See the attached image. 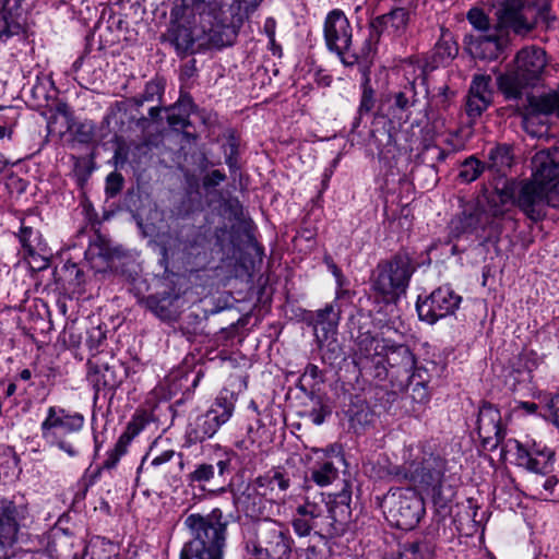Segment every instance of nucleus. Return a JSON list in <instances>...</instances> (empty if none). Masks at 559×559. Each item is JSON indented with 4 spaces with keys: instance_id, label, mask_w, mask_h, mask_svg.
<instances>
[{
    "instance_id": "nucleus-9",
    "label": "nucleus",
    "mask_w": 559,
    "mask_h": 559,
    "mask_svg": "<svg viewBox=\"0 0 559 559\" xmlns=\"http://www.w3.org/2000/svg\"><path fill=\"white\" fill-rule=\"evenodd\" d=\"M236 401L233 393L221 392L204 414L189 421L185 432L186 442L191 445L213 438L219 428L231 418Z\"/></svg>"
},
{
    "instance_id": "nucleus-62",
    "label": "nucleus",
    "mask_w": 559,
    "mask_h": 559,
    "mask_svg": "<svg viewBox=\"0 0 559 559\" xmlns=\"http://www.w3.org/2000/svg\"><path fill=\"white\" fill-rule=\"evenodd\" d=\"M36 84L32 87L33 96L37 99L46 97V87L39 82V76H36Z\"/></svg>"
},
{
    "instance_id": "nucleus-30",
    "label": "nucleus",
    "mask_w": 559,
    "mask_h": 559,
    "mask_svg": "<svg viewBox=\"0 0 559 559\" xmlns=\"http://www.w3.org/2000/svg\"><path fill=\"white\" fill-rule=\"evenodd\" d=\"M506 44L503 36L483 34L475 41L473 53L483 60H495L502 53Z\"/></svg>"
},
{
    "instance_id": "nucleus-57",
    "label": "nucleus",
    "mask_w": 559,
    "mask_h": 559,
    "mask_svg": "<svg viewBox=\"0 0 559 559\" xmlns=\"http://www.w3.org/2000/svg\"><path fill=\"white\" fill-rule=\"evenodd\" d=\"M175 455L173 450H167L162 452L160 454L154 456L151 461V465L154 467H158L167 462H169Z\"/></svg>"
},
{
    "instance_id": "nucleus-50",
    "label": "nucleus",
    "mask_w": 559,
    "mask_h": 559,
    "mask_svg": "<svg viewBox=\"0 0 559 559\" xmlns=\"http://www.w3.org/2000/svg\"><path fill=\"white\" fill-rule=\"evenodd\" d=\"M123 178L118 173H110L106 178V192L114 197L122 189Z\"/></svg>"
},
{
    "instance_id": "nucleus-48",
    "label": "nucleus",
    "mask_w": 559,
    "mask_h": 559,
    "mask_svg": "<svg viewBox=\"0 0 559 559\" xmlns=\"http://www.w3.org/2000/svg\"><path fill=\"white\" fill-rule=\"evenodd\" d=\"M467 20L478 31H487L489 27V20L480 9H471L467 13Z\"/></svg>"
},
{
    "instance_id": "nucleus-58",
    "label": "nucleus",
    "mask_w": 559,
    "mask_h": 559,
    "mask_svg": "<svg viewBox=\"0 0 559 559\" xmlns=\"http://www.w3.org/2000/svg\"><path fill=\"white\" fill-rule=\"evenodd\" d=\"M413 399L419 402L428 401V393L426 386L423 383H416L413 388Z\"/></svg>"
},
{
    "instance_id": "nucleus-15",
    "label": "nucleus",
    "mask_w": 559,
    "mask_h": 559,
    "mask_svg": "<svg viewBox=\"0 0 559 559\" xmlns=\"http://www.w3.org/2000/svg\"><path fill=\"white\" fill-rule=\"evenodd\" d=\"M461 302L462 297L450 286H441L424 299L418 297L416 310L421 321L435 324L438 320L454 314Z\"/></svg>"
},
{
    "instance_id": "nucleus-4",
    "label": "nucleus",
    "mask_w": 559,
    "mask_h": 559,
    "mask_svg": "<svg viewBox=\"0 0 559 559\" xmlns=\"http://www.w3.org/2000/svg\"><path fill=\"white\" fill-rule=\"evenodd\" d=\"M547 66L546 52L540 47L527 46L519 50L507 71L497 78V84L508 100H520L528 105V97H534L530 90L543 79Z\"/></svg>"
},
{
    "instance_id": "nucleus-43",
    "label": "nucleus",
    "mask_w": 559,
    "mask_h": 559,
    "mask_svg": "<svg viewBox=\"0 0 559 559\" xmlns=\"http://www.w3.org/2000/svg\"><path fill=\"white\" fill-rule=\"evenodd\" d=\"M491 100L486 98V96H476L468 93L467 102H466V110L469 117H478L480 116L490 105Z\"/></svg>"
},
{
    "instance_id": "nucleus-38",
    "label": "nucleus",
    "mask_w": 559,
    "mask_h": 559,
    "mask_svg": "<svg viewBox=\"0 0 559 559\" xmlns=\"http://www.w3.org/2000/svg\"><path fill=\"white\" fill-rule=\"evenodd\" d=\"M151 423L150 415L146 412H138L129 421L126 431L119 437L124 439L127 437L128 444L136 437L145 427Z\"/></svg>"
},
{
    "instance_id": "nucleus-61",
    "label": "nucleus",
    "mask_w": 559,
    "mask_h": 559,
    "mask_svg": "<svg viewBox=\"0 0 559 559\" xmlns=\"http://www.w3.org/2000/svg\"><path fill=\"white\" fill-rule=\"evenodd\" d=\"M214 466H215V469L217 468V471H218V476H224L225 474L230 472V459L229 457L222 459V460L217 461L216 465H214Z\"/></svg>"
},
{
    "instance_id": "nucleus-20",
    "label": "nucleus",
    "mask_w": 559,
    "mask_h": 559,
    "mask_svg": "<svg viewBox=\"0 0 559 559\" xmlns=\"http://www.w3.org/2000/svg\"><path fill=\"white\" fill-rule=\"evenodd\" d=\"M532 177L551 187L559 180V147L538 151L532 158Z\"/></svg>"
},
{
    "instance_id": "nucleus-33",
    "label": "nucleus",
    "mask_w": 559,
    "mask_h": 559,
    "mask_svg": "<svg viewBox=\"0 0 559 559\" xmlns=\"http://www.w3.org/2000/svg\"><path fill=\"white\" fill-rule=\"evenodd\" d=\"M488 158V168L502 176L507 174L513 163L511 147L506 144L491 148Z\"/></svg>"
},
{
    "instance_id": "nucleus-27",
    "label": "nucleus",
    "mask_w": 559,
    "mask_h": 559,
    "mask_svg": "<svg viewBox=\"0 0 559 559\" xmlns=\"http://www.w3.org/2000/svg\"><path fill=\"white\" fill-rule=\"evenodd\" d=\"M340 319L341 311L335 304H328L323 309L311 312L309 316L310 323L313 325L317 337H321L319 334V332H321L322 337L325 340L336 333Z\"/></svg>"
},
{
    "instance_id": "nucleus-5",
    "label": "nucleus",
    "mask_w": 559,
    "mask_h": 559,
    "mask_svg": "<svg viewBox=\"0 0 559 559\" xmlns=\"http://www.w3.org/2000/svg\"><path fill=\"white\" fill-rule=\"evenodd\" d=\"M548 186L531 180L506 182L502 188H496L489 199L490 213L493 217L503 215V206L515 204L530 219L538 222L546 215L549 205Z\"/></svg>"
},
{
    "instance_id": "nucleus-22",
    "label": "nucleus",
    "mask_w": 559,
    "mask_h": 559,
    "mask_svg": "<svg viewBox=\"0 0 559 559\" xmlns=\"http://www.w3.org/2000/svg\"><path fill=\"white\" fill-rule=\"evenodd\" d=\"M88 366L87 380L95 390L96 396L102 391H115L122 383L121 366L99 364L92 359L88 360Z\"/></svg>"
},
{
    "instance_id": "nucleus-31",
    "label": "nucleus",
    "mask_w": 559,
    "mask_h": 559,
    "mask_svg": "<svg viewBox=\"0 0 559 559\" xmlns=\"http://www.w3.org/2000/svg\"><path fill=\"white\" fill-rule=\"evenodd\" d=\"M538 114L556 115L559 118V90L539 97H528V105L524 106V117Z\"/></svg>"
},
{
    "instance_id": "nucleus-63",
    "label": "nucleus",
    "mask_w": 559,
    "mask_h": 559,
    "mask_svg": "<svg viewBox=\"0 0 559 559\" xmlns=\"http://www.w3.org/2000/svg\"><path fill=\"white\" fill-rule=\"evenodd\" d=\"M235 152H236V147H235V145L231 144L230 145V154L226 157V164L231 173L236 171L238 168L237 160L234 157Z\"/></svg>"
},
{
    "instance_id": "nucleus-51",
    "label": "nucleus",
    "mask_w": 559,
    "mask_h": 559,
    "mask_svg": "<svg viewBox=\"0 0 559 559\" xmlns=\"http://www.w3.org/2000/svg\"><path fill=\"white\" fill-rule=\"evenodd\" d=\"M302 381H308L310 386H313L314 384L322 382V373L318 366L309 364L307 365L302 376Z\"/></svg>"
},
{
    "instance_id": "nucleus-12",
    "label": "nucleus",
    "mask_w": 559,
    "mask_h": 559,
    "mask_svg": "<svg viewBox=\"0 0 559 559\" xmlns=\"http://www.w3.org/2000/svg\"><path fill=\"white\" fill-rule=\"evenodd\" d=\"M324 43L330 52L335 53L345 66L357 62V56L352 53L353 27L341 9L331 10L323 22Z\"/></svg>"
},
{
    "instance_id": "nucleus-53",
    "label": "nucleus",
    "mask_w": 559,
    "mask_h": 559,
    "mask_svg": "<svg viewBox=\"0 0 559 559\" xmlns=\"http://www.w3.org/2000/svg\"><path fill=\"white\" fill-rule=\"evenodd\" d=\"M545 416L549 417L554 425L559 428V392L548 401Z\"/></svg>"
},
{
    "instance_id": "nucleus-47",
    "label": "nucleus",
    "mask_w": 559,
    "mask_h": 559,
    "mask_svg": "<svg viewBox=\"0 0 559 559\" xmlns=\"http://www.w3.org/2000/svg\"><path fill=\"white\" fill-rule=\"evenodd\" d=\"M167 121L175 130L185 129L190 124L188 114L175 110L174 106L168 110Z\"/></svg>"
},
{
    "instance_id": "nucleus-32",
    "label": "nucleus",
    "mask_w": 559,
    "mask_h": 559,
    "mask_svg": "<svg viewBox=\"0 0 559 559\" xmlns=\"http://www.w3.org/2000/svg\"><path fill=\"white\" fill-rule=\"evenodd\" d=\"M19 240L23 248V254L26 258H32L36 261L46 251V245L41 240V235L32 227L22 226L19 233Z\"/></svg>"
},
{
    "instance_id": "nucleus-18",
    "label": "nucleus",
    "mask_w": 559,
    "mask_h": 559,
    "mask_svg": "<svg viewBox=\"0 0 559 559\" xmlns=\"http://www.w3.org/2000/svg\"><path fill=\"white\" fill-rule=\"evenodd\" d=\"M194 14H195V23H191L192 22L191 17L188 19V16H186L183 19H176L175 16H173V11L170 12L171 19L179 24V26L175 29L174 35H173V43L176 46L177 50L186 52L193 47L194 37L191 34L190 29L198 28V27L201 29V32L203 34L209 36L211 41H213L216 45L226 46V45L231 44L230 38L224 39L223 35H227L228 33L235 35V33L230 26H228L224 23L223 20H222V26L218 28L219 32L216 33L215 38H212L210 36V34L203 32V29L201 27L199 14L197 12H194Z\"/></svg>"
},
{
    "instance_id": "nucleus-8",
    "label": "nucleus",
    "mask_w": 559,
    "mask_h": 559,
    "mask_svg": "<svg viewBox=\"0 0 559 559\" xmlns=\"http://www.w3.org/2000/svg\"><path fill=\"white\" fill-rule=\"evenodd\" d=\"M416 270L413 259L406 252H399L389 260L378 263L371 275L372 289L389 300L405 294Z\"/></svg>"
},
{
    "instance_id": "nucleus-59",
    "label": "nucleus",
    "mask_w": 559,
    "mask_h": 559,
    "mask_svg": "<svg viewBox=\"0 0 559 559\" xmlns=\"http://www.w3.org/2000/svg\"><path fill=\"white\" fill-rule=\"evenodd\" d=\"M549 206L559 207V180L549 188Z\"/></svg>"
},
{
    "instance_id": "nucleus-52",
    "label": "nucleus",
    "mask_w": 559,
    "mask_h": 559,
    "mask_svg": "<svg viewBox=\"0 0 559 559\" xmlns=\"http://www.w3.org/2000/svg\"><path fill=\"white\" fill-rule=\"evenodd\" d=\"M328 415H330V411L321 403H319V407H314L307 413V417L317 426L322 425Z\"/></svg>"
},
{
    "instance_id": "nucleus-2",
    "label": "nucleus",
    "mask_w": 559,
    "mask_h": 559,
    "mask_svg": "<svg viewBox=\"0 0 559 559\" xmlns=\"http://www.w3.org/2000/svg\"><path fill=\"white\" fill-rule=\"evenodd\" d=\"M411 456L412 459L402 466L393 467L391 474L399 479L407 480L421 493L430 497L439 512L450 509L456 491L452 485L444 481L447 461L425 449Z\"/></svg>"
},
{
    "instance_id": "nucleus-25",
    "label": "nucleus",
    "mask_w": 559,
    "mask_h": 559,
    "mask_svg": "<svg viewBox=\"0 0 559 559\" xmlns=\"http://www.w3.org/2000/svg\"><path fill=\"white\" fill-rule=\"evenodd\" d=\"M252 483L271 502L281 498L290 486L288 474L281 468H272L255 477Z\"/></svg>"
},
{
    "instance_id": "nucleus-39",
    "label": "nucleus",
    "mask_w": 559,
    "mask_h": 559,
    "mask_svg": "<svg viewBox=\"0 0 559 559\" xmlns=\"http://www.w3.org/2000/svg\"><path fill=\"white\" fill-rule=\"evenodd\" d=\"M484 169L485 166L476 157L471 156L461 164L459 178L463 182H472L481 175Z\"/></svg>"
},
{
    "instance_id": "nucleus-55",
    "label": "nucleus",
    "mask_w": 559,
    "mask_h": 559,
    "mask_svg": "<svg viewBox=\"0 0 559 559\" xmlns=\"http://www.w3.org/2000/svg\"><path fill=\"white\" fill-rule=\"evenodd\" d=\"M175 110H178L180 112L188 114L190 117L191 112L193 111V102L192 98L189 95H181L180 98L176 102L174 105Z\"/></svg>"
},
{
    "instance_id": "nucleus-24",
    "label": "nucleus",
    "mask_w": 559,
    "mask_h": 559,
    "mask_svg": "<svg viewBox=\"0 0 559 559\" xmlns=\"http://www.w3.org/2000/svg\"><path fill=\"white\" fill-rule=\"evenodd\" d=\"M234 500L251 519L265 516L267 508L272 503L252 481L248 483L240 493L234 492Z\"/></svg>"
},
{
    "instance_id": "nucleus-37",
    "label": "nucleus",
    "mask_w": 559,
    "mask_h": 559,
    "mask_svg": "<svg viewBox=\"0 0 559 559\" xmlns=\"http://www.w3.org/2000/svg\"><path fill=\"white\" fill-rule=\"evenodd\" d=\"M337 476L338 468L331 461L322 462L311 471L312 480L321 487L332 484Z\"/></svg>"
},
{
    "instance_id": "nucleus-45",
    "label": "nucleus",
    "mask_w": 559,
    "mask_h": 559,
    "mask_svg": "<svg viewBox=\"0 0 559 559\" xmlns=\"http://www.w3.org/2000/svg\"><path fill=\"white\" fill-rule=\"evenodd\" d=\"M457 53V46L450 40H440L435 47V55L441 62L452 60Z\"/></svg>"
},
{
    "instance_id": "nucleus-35",
    "label": "nucleus",
    "mask_w": 559,
    "mask_h": 559,
    "mask_svg": "<svg viewBox=\"0 0 559 559\" xmlns=\"http://www.w3.org/2000/svg\"><path fill=\"white\" fill-rule=\"evenodd\" d=\"M20 118L15 107L2 108L0 112V145L11 143Z\"/></svg>"
},
{
    "instance_id": "nucleus-64",
    "label": "nucleus",
    "mask_w": 559,
    "mask_h": 559,
    "mask_svg": "<svg viewBox=\"0 0 559 559\" xmlns=\"http://www.w3.org/2000/svg\"><path fill=\"white\" fill-rule=\"evenodd\" d=\"M519 407L528 414H534L538 408L537 404L533 402H520Z\"/></svg>"
},
{
    "instance_id": "nucleus-60",
    "label": "nucleus",
    "mask_w": 559,
    "mask_h": 559,
    "mask_svg": "<svg viewBox=\"0 0 559 559\" xmlns=\"http://www.w3.org/2000/svg\"><path fill=\"white\" fill-rule=\"evenodd\" d=\"M324 262L328 265V269L331 271V273L335 276L337 283L341 285L342 271L340 270V267L334 263L332 258L329 255L324 257Z\"/></svg>"
},
{
    "instance_id": "nucleus-46",
    "label": "nucleus",
    "mask_w": 559,
    "mask_h": 559,
    "mask_svg": "<svg viewBox=\"0 0 559 559\" xmlns=\"http://www.w3.org/2000/svg\"><path fill=\"white\" fill-rule=\"evenodd\" d=\"M86 346L90 350H98L100 344L106 340V332L100 325L87 330Z\"/></svg>"
},
{
    "instance_id": "nucleus-49",
    "label": "nucleus",
    "mask_w": 559,
    "mask_h": 559,
    "mask_svg": "<svg viewBox=\"0 0 559 559\" xmlns=\"http://www.w3.org/2000/svg\"><path fill=\"white\" fill-rule=\"evenodd\" d=\"M160 87L157 83L148 82L145 85L144 92L139 98H135V104L142 106L145 102L154 100L155 96H159Z\"/></svg>"
},
{
    "instance_id": "nucleus-7",
    "label": "nucleus",
    "mask_w": 559,
    "mask_h": 559,
    "mask_svg": "<svg viewBox=\"0 0 559 559\" xmlns=\"http://www.w3.org/2000/svg\"><path fill=\"white\" fill-rule=\"evenodd\" d=\"M84 425L83 414L60 406H49L45 419L40 423L41 438L48 445L58 448L70 457H75L80 450L69 436L80 433Z\"/></svg>"
},
{
    "instance_id": "nucleus-44",
    "label": "nucleus",
    "mask_w": 559,
    "mask_h": 559,
    "mask_svg": "<svg viewBox=\"0 0 559 559\" xmlns=\"http://www.w3.org/2000/svg\"><path fill=\"white\" fill-rule=\"evenodd\" d=\"M402 556L406 559H430L431 554L421 543H408L404 546Z\"/></svg>"
},
{
    "instance_id": "nucleus-56",
    "label": "nucleus",
    "mask_w": 559,
    "mask_h": 559,
    "mask_svg": "<svg viewBox=\"0 0 559 559\" xmlns=\"http://www.w3.org/2000/svg\"><path fill=\"white\" fill-rule=\"evenodd\" d=\"M275 28H276V22L273 17H267L264 22V33L266 34L269 41L272 46L275 45Z\"/></svg>"
},
{
    "instance_id": "nucleus-13",
    "label": "nucleus",
    "mask_w": 559,
    "mask_h": 559,
    "mask_svg": "<svg viewBox=\"0 0 559 559\" xmlns=\"http://www.w3.org/2000/svg\"><path fill=\"white\" fill-rule=\"evenodd\" d=\"M28 515L27 504L0 497V559H9Z\"/></svg>"
},
{
    "instance_id": "nucleus-40",
    "label": "nucleus",
    "mask_w": 559,
    "mask_h": 559,
    "mask_svg": "<svg viewBox=\"0 0 559 559\" xmlns=\"http://www.w3.org/2000/svg\"><path fill=\"white\" fill-rule=\"evenodd\" d=\"M128 441L127 437L124 439H118V441L115 444V448L107 452V457L103 462L102 468L104 469H112L117 466L120 459L127 453L128 451Z\"/></svg>"
},
{
    "instance_id": "nucleus-54",
    "label": "nucleus",
    "mask_w": 559,
    "mask_h": 559,
    "mask_svg": "<svg viewBox=\"0 0 559 559\" xmlns=\"http://www.w3.org/2000/svg\"><path fill=\"white\" fill-rule=\"evenodd\" d=\"M225 180H226V175L223 171L215 169V170H212L210 174H207L204 177L203 186L205 188H213V187L221 185Z\"/></svg>"
},
{
    "instance_id": "nucleus-21",
    "label": "nucleus",
    "mask_w": 559,
    "mask_h": 559,
    "mask_svg": "<svg viewBox=\"0 0 559 559\" xmlns=\"http://www.w3.org/2000/svg\"><path fill=\"white\" fill-rule=\"evenodd\" d=\"M24 0H1L0 43L17 36L25 31V16L22 8Z\"/></svg>"
},
{
    "instance_id": "nucleus-23",
    "label": "nucleus",
    "mask_w": 559,
    "mask_h": 559,
    "mask_svg": "<svg viewBox=\"0 0 559 559\" xmlns=\"http://www.w3.org/2000/svg\"><path fill=\"white\" fill-rule=\"evenodd\" d=\"M488 227L498 229L488 212L475 207L472 212H463L462 215L452 219L451 234L453 237H461L465 234H476L479 230L485 231Z\"/></svg>"
},
{
    "instance_id": "nucleus-41",
    "label": "nucleus",
    "mask_w": 559,
    "mask_h": 559,
    "mask_svg": "<svg viewBox=\"0 0 559 559\" xmlns=\"http://www.w3.org/2000/svg\"><path fill=\"white\" fill-rule=\"evenodd\" d=\"M490 83H491L490 75H486V74L475 75L472 81L471 87H469V93L473 95H476V96L484 95V97L486 96V98L491 100L492 93L490 90Z\"/></svg>"
},
{
    "instance_id": "nucleus-26",
    "label": "nucleus",
    "mask_w": 559,
    "mask_h": 559,
    "mask_svg": "<svg viewBox=\"0 0 559 559\" xmlns=\"http://www.w3.org/2000/svg\"><path fill=\"white\" fill-rule=\"evenodd\" d=\"M408 22V11L404 8H395L386 14L374 17L369 25L370 39L378 40L384 31L394 33L404 31Z\"/></svg>"
},
{
    "instance_id": "nucleus-42",
    "label": "nucleus",
    "mask_w": 559,
    "mask_h": 559,
    "mask_svg": "<svg viewBox=\"0 0 559 559\" xmlns=\"http://www.w3.org/2000/svg\"><path fill=\"white\" fill-rule=\"evenodd\" d=\"M361 87H362V93H361L360 103H359V107H358V115L360 117L369 114L374 106V91L371 87L368 78H366Z\"/></svg>"
},
{
    "instance_id": "nucleus-10",
    "label": "nucleus",
    "mask_w": 559,
    "mask_h": 559,
    "mask_svg": "<svg viewBox=\"0 0 559 559\" xmlns=\"http://www.w3.org/2000/svg\"><path fill=\"white\" fill-rule=\"evenodd\" d=\"M496 16L500 29H511L515 34L522 35L527 34L538 23L549 26L552 20L547 3L536 8L525 5L524 0H499Z\"/></svg>"
},
{
    "instance_id": "nucleus-6",
    "label": "nucleus",
    "mask_w": 559,
    "mask_h": 559,
    "mask_svg": "<svg viewBox=\"0 0 559 559\" xmlns=\"http://www.w3.org/2000/svg\"><path fill=\"white\" fill-rule=\"evenodd\" d=\"M295 542L282 523L265 518L245 539L247 559H292Z\"/></svg>"
},
{
    "instance_id": "nucleus-34",
    "label": "nucleus",
    "mask_w": 559,
    "mask_h": 559,
    "mask_svg": "<svg viewBox=\"0 0 559 559\" xmlns=\"http://www.w3.org/2000/svg\"><path fill=\"white\" fill-rule=\"evenodd\" d=\"M215 478V466L211 463H197L193 469L187 474L190 487H197L202 491L207 490V485Z\"/></svg>"
},
{
    "instance_id": "nucleus-28",
    "label": "nucleus",
    "mask_w": 559,
    "mask_h": 559,
    "mask_svg": "<svg viewBox=\"0 0 559 559\" xmlns=\"http://www.w3.org/2000/svg\"><path fill=\"white\" fill-rule=\"evenodd\" d=\"M178 296L170 293H163L158 295H151L144 300L145 307L152 311L156 317L164 321L175 320L178 311L176 302Z\"/></svg>"
},
{
    "instance_id": "nucleus-17",
    "label": "nucleus",
    "mask_w": 559,
    "mask_h": 559,
    "mask_svg": "<svg viewBox=\"0 0 559 559\" xmlns=\"http://www.w3.org/2000/svg\"><path fill=\"white\" fill-rule=\"evenodd\" d=\"M508 442L516 450L520 465L536 474L545 475L550 472L555 456L551 449L535 441L523 444L518 440L510 439Z\"/></svg>"
},
{
    "instance_id": "nucleus-16",
    "label": "nucleus",
    "mask_w": 559,
    "mask_h": 559,
    "mask_svg": "<svg viewBox=\"0 0 559 559\" xmlns=\"http://www.w3.org/2000/svg\"><path fill=\"white\" fill-rule=\"evenodd\" d=\"M180 5L173 8V16L176 19H192L195 23L197 12L200 16V23L203 32L210 34L212 38L216 37L218 28L222 26V0H181Z\"/></svg>"
},
{
    "instance_id": "nucleus-14",
    "label": "nucleus",
    "mask_w": 559,
    "mask_h": 559,
    "mask_svg": "<svg viewBox=\"0 0 559 559\" xmlns=\"http://www.w3.org/2000/svg\"><path fill=\"white\" fill-rule=\"evenodd\" d=\"M330 514H324V508L314 502L306 501L297 507L292 520L294 532L299 537L309 536L312 531L323 536H333L340 532Z\"/></svg>"
},
{
    "instance_id": "nucleus-29",
    "label": "nucleus",
    "mask_w": 559,
    "mask_h": 559,
    "mask_svg": "<svg viewBox=\"0 0 559 559\" xmlns=\"http://www.w3.org/2000/svg\"><path fill=\"white\" fill-rule=\"evenodd\" d=\"M390 111L393 117L402 118L418 103L415 81H409L400 91L390 95Z\"/></svg>"
},
{
    "instance_id": "nucleus-36",
    "label": "nucleus",
    "mask_w": 559,
    "mask_h": 559,
    "mask_svg": "<svg viewBox=\"0 0 559 559\" xmlns=\"http://www.w3.org/2000/svg\"><path fill=\"white\" fill-rule=\"evenodd\" d=\"M350 427L358 432L364 430L373 420V412L367 403L359 401L350 405L347 411Z\"/></svg>"
},
{
    "instance_id": "nucleus-3",
    "label": "nucleus",
    "mask_w": 559,
    "mask_h": 559,
    "mask_svg": "<svg viewBox=\"0 0 559 559\" xmlns=\"http://www.w3.org/2000/svg\"><path fill=\"white\" fill-rule=\"evenodd\" d=\"M227 525L228 520L219 508L206 515L189 514L185 519V526L191 539L183 545L180 559H223Z\"/></svg>"
},
{
    "instance_id": "nucleus-19",
    "label": "nucleus",
    "mask_w": 559,
    "mask_h": 559,
    "mask_svg": "<svg viewBox=\"0 0 559 559\" xmlns=\"http://www.w3.org/2000/svg\"><path fill=\"white\" fill-rule=\"evenodd\" d=\"M477 431L484 444L497 448L504 439L501 414L497 407L485 403L478 412Z\"/></svg>"
},
{
    "instance_id": "nucleus-11",
    "label": "nucleus",
    "mask_w": 559,
    "mask_h": 559,
    "mask_svg": "<svg viewBox=\"0 0 559 559\" xmlns=\"http://www.w3.org/2000/svg\"><path fill=\"white\" fill-rule=\"evenodd\" d=\"M383 508L391 522L405 531L414 528L425 514L424 500L412 488L390 489L383 498Z\"/></svg>"
},
{
    "instance_id": "nucleus-1",
    "label": "nucleus",
    "mask_w": 559,
    "mask_h": 559,
    "mask_svg": "<svg viewBox=\"0 0 559 559\" xmlns=\"http://www.w3.org/2000/svg\"><path fill=\"white\" fill-rule=\"evenodd\" d=\"M354 362L381 381H396L400 389L411 384L415 376L416 359L408 346L370 333L357 336Z\"/></svg>"
}]
</instances>
